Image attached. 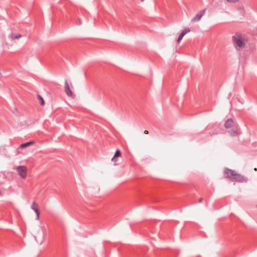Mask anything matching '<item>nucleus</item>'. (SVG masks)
<instances>
[{
    "mask_svg": "<svg viewBox=\"0 0 257 257\" xmlns=\"http://www.w3.org/2000/svg\"><path fill=\"white\" fill-rule=\"evenodd\" d=\"M64 89L65 92L66 93V94L69 96H71L73 95V93L72 91L71 90L68 82L67 80L65 81V84H64Z\"/></svg>",
    "mask_w": 257,
    "mask_h": 257,
    "instance_id": "6",
    "label": "nucleus"
},
{
    "mask_svg": "<svg viewBox=\"0 0 257 257\" xmlns=\"http://www.w3.org/2000/svg\"><path fill=\"white\" fill-rule=\"evenodd\" d=\"M237 135V133L236 131H232L230 132V135L231 136H235V135Z\"/></svg>",
    "mask_w": 257,
    "mask_h": 257,
    "instance_id": "13",
    "label": "nucleus"
},
{
    "mask_svg": "<svg viewBox=\"0 0 257 257\" xmlns=\"http://www.w3.org/2000/svg\"><path fill=\"white\" fill-rule=\"evenodd\" d=\"M120 155H121L120 151L119 150H117L115 153L114 156L112 158L111 161L113 162H115L116 161L115 158L119 157L120 156Z\"/></svg>",
    "mask_w": 257,
    "mask_h": 257,
    "instance_id": "10",
    "label": "nucleus"
},
{
    "mask_svg": "<svg viewBox=\"0 0 257 257\" xmlns=\"http://www.w3.org/2000/svg\"><path fill=\"white\" fill-rule=\"evenodd\" d=\"M232 179H233L232 181H236L239 182H246L247 180L246 178L244 177L243 176L237 174V173H235V176L233 178H232Z\"/></svg>",
    "mask_w": 257,
    "mask_h": 257,
    "instance_id": "4",
    "label": "nucleus"
},
{
    "mask_svg": "<svg viewBox=\"0 0 257 257\" xmlns=\"http://www.w3.org/2000/svg\"><path fill=\"white\" fill-rule=\"evenodd\" d=\"M190 32V29L189 28H186L184 30V31L181 33V34L179 35L178 40L177 42L178 43H180L182 39H183V37L187 33Z\"/></svg>",
    "mask_w": 257,
    "mask_h": 257,
    "instance_id": "8",
    "label": "nucleus"
},
{
    "mask_svg": "<svg viewBox=\"0 0 257 257\" xmlns=\"http://www.w3.org/2000/svg\"><path fill=\"white\" fill-rule=\"evenodd\" d=\"M203 200V198L202 197H201L199 200V202L201 203Z\"/></svg>",
    "mask_w": 257,
    "mask_h": 257,
    "instance_id": "17",
    "label": "nucleus"
},
{
    "mask_svg": "<svg viewBox=\"0 0 257 257\" xmlns=\"http://www.w3.org/2000/svg\"><path fill=\"white\" fill-rule=\"evenodd\" d=\"M148 133H149V132H148V131H146H146H144V134H148Z\"/></svg>",
    "mask_w": 257,
    "mask_h": 257,
    "instance_id": "19",
    "label": "nucleus"
},
{
    "mask_svg": "<svg viewBox=\"0 0 257 257\" xmlns=\"http://www.w3.org/2000/svg\"><path fill=\"white\" fill-rule=\"evenodd\" d=\"M38 98L40 101V104L41 105H43L45 103V102L42 97L40 95H38Z\"/></svg>",
    "mask_w": 257,
    "mask_h": 257,
    "instance_id": "12",
    "label": "nucleus"
},
{
    "mask_svg": "<svg viewBox=\"0 0 257 257\" xmlns=\"http://www.w3.org/2000/svg\"><path fill=\"white\" fill-rule=\"evenodd\" d=\"M141 1H143L144 0H141Z\"/></svg>",
    "mask_w": 257,
    "mask_h": 257,
    "instance_id": "20",
    "label": "nucleus"
},
{
    "mask_svg": "<svg viewBox=\"0 0 257 257\" xmlns=\"http://www.w3.org/2000/svg\"><path fill=\"white\" fill-rule=\"evenodd\" d=\"M206 11V9L200 11L195 15V16L191 20L192 22H198L200 20L202 17L204 15Z\"/></svg>",
    "mask_w": 257,
    "mask_h": 257,
    "instance_id": "5",
    "label": "nucleus"
},
{
    "mask_svg": "<svg viewBox=\"0 0 257 257\" xmlns=\"http://www.w3.org/2000/svg\"><path fill=\"white\" fill-rule=\"evenodd\" d=\"M235 122L231 118H228L224 123V127L226 128H232L235 125Z\"/></svg>",
    "mask_w": 257,
    "mask_h": 257,
    "instance_id": "7",
    "label": "nucleus"
},
{
    "mask_svg": "<svg viewBox=\"0 0 257 257\" xmlns=\"http://www.w3.org/2000/svg\"><path fill=\"white\" fill-rule=\"evenodd\" d=\"M232 41L234 47L238 50L244 47L246 44L245 36L239 33H236L232 36Z\"/></svg>",
    "mask_w": 257,
    "mask_h": 257,
    "instance_id": "1",
    "label": "nucleus"
},
{
    "mask_svg": "<svg viewBox=\"0 0 257 257\" xmlns=\"http://www.w3.org/2000/svg\"><path fill=\"white\" fill-rule=\"evenodd\" d=\"M34 144V142H32V141L28 142H27L26 143H24V144H21L20 147H21V148H26V147H28V146H30V145H31L32 144Z\"/></svg>",
    "mask_w": 257,
    "mask_h": 257,
    "instance_id": "11",
    "label": "nucleus"
},
{
    "mask_svg": "<svg viewBox=\"0 0 257 257\" xmlns=\"http://www.w3.org/2000/svg\"><path fill=\"white\" fill-rule=\"evenodd\" d=\"M229 3H234L237 2L238 0H226Z\"/></svg>",
    "mask_w": 257,
    "mask_h": 257,
    "instance_id": "16",
    "label": "nucleus"
},
{
    "mask_svg": "<svg viewBox=\"0 0 257 257\" xmlns=\"http://www.w3.org/2000/svg\"><path fill=\"white\" fill-rule=\"evenodd\" d=\"M9 37L12 39L14 40V38L15 37V34L13 33H11L9 35Z\"/></svg>",
    "mask_w": 257,
    "mask_h": 257,
    "instance_id": "15",
    "label": "nucleus"
},
{
    "mask_svg": "<svg viewBox=\"0 0 257 257\" xmlns=\"http://www.w3.org/2000/svg\"><path fill=\"white\" fill-rule=\"evenodd\" d=\"M235 173L236 172L228 168H226L224 171V174L225 176V177L229 179L231 181H232V178L234 177Z\"/></svg>",
    "mask_w": 257,
    "mask_h": 257,
    "instance_id": "3",
    "label": "nucleus"
},
{
    "mask_svg": "<svg viewBox=\"0 0 257 257\" xmlns=\"http://www.w3.org/2000/svg\"><path fill=\"white\" fill-rule=\"evenodd\" d=\"M21 37H22V35L20 34L15 35V37L14 38V40L20 38Z\"/></svg>",
    "mask_w": 257,
    "mask_h": 257,
    "instance_id": "14",
    "label": "nucleus"
},
{
    "mask_svg": "<svg viewBox=\"0 0 257 257\" xmlns=\"http://www.w3.org/2000/svg\"><path fill=\"white\" fill-rule=\"evenodd\" d=\"M82 24V21L81 19H79V24L78 25H81Z\"/></svg>",
    "mask_w": 257,
    "mask_h": 257,
    "instance_id": "18",
    "label": "nucleus"
},
{
    "mask_svg": "<svg viewBox=\"0 0 257 257\" xmlns=\"http://www.w3.org/2000/svg\"><path fill=\"white\" fill-rule=\"evenodd\" d=\"M31 208L33 209L37 214V218H39L40 215V212L38 208V205L36 202H34L31 205Z\"/></svg>",
    "mask_w": 257,
    "mask_h": 257,
    "instance_id": "9",
    "label": "nucleus"
},
{
    "mask_svg": "<svg viewBox=\"0 0 257 257\" xmlns=\"http://www.w3.org/2000/svg\"><path fill=\"white\" fill-rule=\"evenodd\" d=\"M16 170L18 174L23 179H25L27 177V169L26 167L24 166H18L16 168Z\"/></svg>",
    "mask_w": 257,
    "mask_h": 257,
    "instance_id": "2",
    "label": "nucleus"
}]
</instances>
